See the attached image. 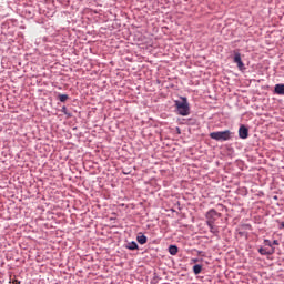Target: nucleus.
<instances>
[{
	"instance_id": "nucleus-14",
	"label": "nucleus",
	"mask_w": 284,
	"mask_h": 284,
	"mask_svg": "<svg viewBox=\"0 0 284 284\" xmlns=\"http://www.w3.org/2000/svg\"><path fill=\"white\" fill-rule=\"evenodd\" d=\"M264 244L267 245L270 247V250H272V247H273L272 245L273 244H272V242L270 240H265Z\"/></svg>"
},
{
	"instance_id": "nucleus-5",
	"label": "nucleus",
	"mask_w": 284,
	"mask_h": 284,
	"mask_svg": "<svg viewBox=\"0 0 284 284\" xmlns=\"http://www.w3.org/2000/svg\"><path fill=\"white\" fill-rule=\"evenodd\" d=\"M233 61L237 64L239 70H245V64L243 63V60H241V53H235Z\"/></svg>"
},
{
	"instance_id": "nucleus-11",
	"label": "nucleus",
	"mask_w": 284,
	"mask_h": 284,
	"mask_svg": "<svg viewBox=\"0 0 284 284\" xmlns=\"http://www.w3.org/2000/svg\"><path fill=\"white\" fill-rule=\"evenodd\" d=\"M126 247L128 250H139V244L136 242H130Z\"/></svg>"
},
{
	"instance_id": "nucleus-13",
	"label": "nucleus",
	"mask_w": 284,
	"mask_h": 284,
	"mask_svg": "<svg viewBox=\"0 0 284 284\" xmlns=\"http://www.w3.org/2000/svg\"><path fill=\"white\" fill-rule=\"evenodd\" d=\"M211 232H213L214 234H216V232H219V230L216 229V226H214V223L212 224V226H209Z\"/></svg>"
},
{
	"instance_id": "nucleus-3",
	"label": "nucleus",
	"mask_w": 284,
	"mask_h": 284,
	"mask_svg": "<svg viewBox=\"0 0 284 284\" xmlns=\"http://www.w3.org/2000/svg\"><path fill=\"white\" fill-rule=\"evenodd\" d=\"M206 219H207V225L209 227H212L214 225V221L217 219H221V213L216 212V210L212 209L206 213Z\"/></svg>"
},
{
	"instance_id": "nucleus-6",
	"label": "nucleus",
	"mask_w": 284,
	"mask_h": 284,
	"mask_svg": "<svg viewBox=\"0 0 284 284\" xmlns=\"http://www.w3.org/2000/svg\"><path fill=\"white\" fill-rule=\"evenodd\" d=\"M275 250L274 247L271 248H258V253L262 254V256H272V254H274Z\"/></svg>"
},
{
	"instance_id": "nucleus-10",
	"label": "nucleus",
	"mask_w": 284,
	"mask_h": 284,
	"mask_svg": "<svg viewBox=\"0 0 284 284\" xmlns=\"http://www.w3.org/2000/svg\"><path fill=\"white\" fill-rule=\"evenodd\" d=\"M202 271H203V266H201L200 264H196L193 266L194 274H201Z\"/></svg>"
},
{
	"instance_id": "nucleus-12",
	"label": "nucleus",
	"mask_w": 284,
	"mask_h": 284,
	"mask_svg": "<svg viewBox=\"0 0 284 284\" xmlns=\"http://www.w3.org/2000/svg\"><path fill=\"white\" fill-rule=\"evenodd\" d=\"M68 99H69L68 94H59V101H61V103H65Z\"/></svg>"
},
{
	"instance_id": "nucleus-15",
	"label": "nucleus",
	"mask_w": 284,
	"mask_h": 284,
	"mask_svg": "<svg viewBox=\"0 0 284 284\" xmlns=\"http://www.w3.org/2000/svg\"><path fill=\"white\" fill-rule=\"evenodd\" d=\"M272 245H278V240H274Z\"/></svg>"
},
{
	"instance_id": "nucleus-1",
	"label": "nucleus",
	"mask_w": 284,
	"mask_h": 284,
	"mask_svg": "<svg viewBox=\"0 0 284 284\" xmlns=\"http://www.w3.org/2000/svg\"><path fill=\"white\" fill-rule=\"evenodd\" d=\"M175 108L178 114L180 116H189L190 114V103L187 102V98H181V100H175Z\"/></svg>"
},
{
	"instance_id": "nucleus-9",
	"label": "nucleus",
	"mask_w": 284,
	"mask_h": 284,
	"mask_svg": "<svg viewBox=\"0 0 284 284\" xmlns=\"http://www.w3.org/2000/svg\"><path fill=\"white\" fill-rule=\"evenodd\" d=\"M275 94H284V84L275 85Z\"/></svg>"
},
{
	"instance_id": "nucleus-2",
	"label": "nucleus",
	"mask_w": 284,
	"mask_h": 284,
	"mask_svg": "<svg viewBox=\"0 0 284 284\" xmlns=\"http://www.w3.org/2000/svg\"><path fill=\"white\" fill-rule=\"evenodd\" d=\"M210 138L213 139V141H230L232 139V131H217L210 133Z\"/></svg>"
},
{
	"instance_id": "nucleus-16",
	"label": "nucleus",
	"mask_w": 284,
	"mask_h": 284,
	"mask_svg": "<svg viewBox=\"0 0 284 284\" xmlns=\"http://www.w3.org/2000/svg\"><path fill=\"white\" fill-rule=\"evenodd\" d=\"M62 112H64V113H65V106H63V108H62Z\"/></svg>"
},
{
	"instance_id": "nucleus-8",
	"label": "nucleus",
	"mask_w": 284,
	"mask_h": 284,
	"mask_svg": "<svg viewBox=\"0 0 284 284\" xmlns=\"http://www.w3.org/2000/svg\"><path fill=\"white\" fill-rule=\"evenodd\" d=\"M136 241H138V243H140V245H145V243H148V236L138 235Z\"/></svg>"
},
{
	"instance_id": "nucleus-4",
	"label": "nucleus",
	"mask_w": 284,
	"mask_h": 284,
	"mask_svg": "<svg viewBox=\"0 0 284 284\" xmlns=\"http://www.w3.org/2000/svg\"><path fill=\"white\" fill-rule=\"evenodd\" d=\"M239 136L240 139H247V136H250V129L245 125H241L239 129Z\"/></svg>"
},
{
	"instance_id": "nucleus-7",
	"label": "nucleus",
	"mask_w": 284,
	"mask_h": 284,
	"mask_svg": "<svg viewBox=\"0 0 284 284\" xmlns=\"http://www.w3.org/2000/svg\"><path fill=\"white\" fill-rule=\"evenodd\" d=\"M169 253L171 254V256H176V254H179V247L176 245H170Z\"/></svg>"
}]
</instances>
